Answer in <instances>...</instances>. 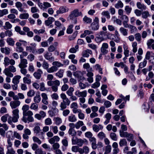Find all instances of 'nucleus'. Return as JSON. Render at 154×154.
<instances>
[{
    "label": "nucleus",
    "instance_id": "nucleus-57",
    "mask_svg": "<svg viewBox=\"0 0 154 154\" xmlns=\"http://www.w3.org/2000/svg\"><path fill=\"white\" fill-rule=\"evenodd\" d=\"M35 94V92L33 90H29L27 93V95L28 97H33Z\"/></svg>",
    "mask_w": 154,
    "mask_h": 154
},
{
    "label": "nucleus",
    "instance_id": "nucleus-34",
    "mask_svg": "<svg viewBox=\"0 0 154 154\" xmlns=\"http://www.w3.org/2000/svg\"><path fill=\"white\" fill-rule=\"evenodd\" d=\"M29 14L28 13L21 14L19 16V18L21 19H26L28 18Z\"/></svg>",
    "mask_w": 154,
    "mask_h": 154
},
{
    "label": "nucleus",
    "instance_id": "nucleus-58",
    "mask_svg": "<svg viewBox=\"0 0 154 154\" xmlns=\"http://www.w3.org/2000/svg\"><path fill=\"white\" fill-rule=\"evenodd\" d=\"M34 132L36 134L39 133L41 129L40 127L38 126H36L33 129Z\"/></svg>",
    "mask_w": 154,
    "mask_h": 154
},
{
    "label": "nucleus",
    "instance_id": "nucleus-64",
    "mask_svg": "<svg viewBox=\"0 0 154 154\" xmlns=\"http://www.w3.org/2000/svg\"><path fill=\"white\" fill-rule=\"evenodd\" d=\"M19 110L17 108L14 109L12 111L13 116L19 117Z\"/></svg>",
    "mask_w": 154,
    "mask_h": 154
},
{
    "label": "nucleus",
    "instance_id": "nucleus-11",
    "mask_svg": "<svg viewBox=\"0 0 154 154\" xmlns=\"http://www.w3.org/2000/svg\"><path fill=\"white\" fill-rule=\"evenodd\" d=\"M28 64L27 60L26 59L20 60V63L18 65L20 68L26 67Z\"/></svg>",
    "mask_w": 154,
    "mask_h": 154
},
{
    "label": "nucleus",
    "instance_id": "nucleus-35",
    "mask_svg": "<svg viewBox=\"0 0 154 154\" xmlns=\"http://www.w3.org/2000/svg\"><path fill=\"white\" fill-rule=\"evenodd\" d=\"M97 137L100 140H102L106 137V135L103 132H100L97 134Z\"/></svg>",
    "mask_w": 154,
    "mask_h": 154
},
{
    "label": "nucleus",
    "instance_id": "nucleus-49",
    "mask_svg": "<svg viewBox=\"0 0 154 154\" xmlns=\"http://www.w3.org/2000/svg\"><path fill=\"white\" fill-rule=\"evenodd\" d=\"M8 13V11L7 9H4L2 10H0V17H2Z\"/></svg>",
    "mask_w": 154,
    "mask_h": 154
},
{
    "label": "nucleus",
    "instance_id": "nucleus-15",
    "mask_svg": "<svg viewBox=\"0 0 154 154\" xmlns=\"http://www.w3.org/2000/svg\"><path fill=\"white\" fill-rule=\"evenodd\" d=\"M52 54V53L47 52L44 55V57L46 59L52 62L54 60V58L51 57Z\"/></svg>",
    "mask_w": 154,
    "mask_h": 154
},
{
    "label": "nucleus",
    "instance_id": "nucleus-46",
    "mask_svg": "<svg viewBox=\"0 0 154 154\" xmlns=\"http://www.w3.org/2000/svg\"><path fill=\"white\" fill-rule=\"evenodd\" d=\"M9 116L8 114H6L1 117V120L3 122L5 123L7 122L8 118V119Z\"/></svg>",
    "mask_w": 154,
    "mask_h": 154
},
{
    "label": "nucleus",
    "instance_id": "nucleus-4",
    "mask_svg": "<svg viewBox=\"0 0 154 154\" xmlns=\"http://www.w3.org/2000/svg\"><path fill=\"white\" fill-rule=\"evenodd\" d=\"M74 75L80 81H83L86 79L83 76V74L80 71H76L73 73Z\"/></svg>",
    "mask_w": 154,
    "mask_h": 154
},
{
    "label": "nucleus",
    "instance_id": "nucleus-18",
    "mask_svg": "<svg viewBox=\"0 0 154 154\" xmlns=\"http://www.w3.org/2000/svg\"><path fill=\"white\" fill-rule=\"evenodd\" d=\"M91 29L93 31L98 30L99 28V24L92 23L90 26Z\"/></svg>",
    "mask_w": 154,
    "mask_h": 154
},
{
    "label": "nucleus",
    "instance_id": "nucleus-40",
    "mask_svg": "<svg viewBox=\"0 0 154 154\" xmlns=\"http://www.w3.org/2000/svg\"><path fill=\"white\" fill-rule=\"evenodd\" d=\"M115 7L117 9L122 8L123 7V4L120 0H119L117 3L115 4Z\"/></svg>",
    "mask_w": 154,
    "mask_h": 154
},
{
    "label": "nucleus",
    "instance_id": "nucleus-16",
    "mask_svg": "<svg viewBox=\"0 0 154 154\" xmlns=\"http://www.w3.org/2000/svg\"><path fill=\"white\" fill-rule=\"evenodd\" d=\"M87 76L88 77L87 80L90 83H91L93 82V73L91 72H88L86 74Z\"/></svg>",
    "mask_w": 154,
    "mask_h": 154
},
{
    "label": "nucleus",
    "instance_id": "nucleus-20",
    "mask_svg": "<svg viewBox=\"0 0 154 154\" xmlns=\"http://www.w3.org/2000/svg\"><path fill=\"white\" fill-rule=\"evenodd\" d=\"M21 76L20 75H17L14 76L12 80V82L13 84H18L20 82V79H21Z\"/></svg>",
    "mask_w": 154,
    "mask_h": 154
},
{
    "label": "nucleus",
    "instance_id": "nucleus-36",
    "mask_svg": "<svg viewBox=\"0 0 154 154\" xmlns=\"http://www.w3.org/2000/svg\"><path fill=\"white\" fill-rule=\"evenodd\" d=\"M83 21L86 23L89 24L91 23L92 21V19L90 18L85 16L83 19Z\"/></svg>",
    "mask_w": 154,
    "mask_h": 154
},
{
    "label": "nucleus",
    "instance_id": "nucleus-1",
    "mask_svg": "<svg viewBox=\"0 0 154 154\" xmlns=\"http://www.w3.org/2000/svg\"><path fill=\"white\" fill-rule=\"evenodd\" d=\"M16 71V69L13 65H11L9 66L8 68L5 69L3 71V73L8 76L10 77H12L14 76V75L11 73L14 72Z\"/></svg>",
    "mask_w": 154,
    "mask_h": 154
},
{
    "label": "nucleus",
    "instance_id": "nucleus-3",
    "mask_svg": "<svg viewBox=\"0 0 154 154\" xmlns=\"http://www.w3.org/2000/svg\"><path fill=\"white\" fill-rule=\"evenodd\" d=\"M82 15V13L81 12H79L78 9H75L71 12L69 17L70 19L73 20L74 17H77Z\"/></svg>",
    "mask_w": 154,
    "mask_h": 154
},
{
    "label": "nucleus",
    "instance_id": "nucleus-63",
    "mask_svg": "<svg viewBox=\"0 0 154 154\" xmlns=\"http://www.w3.org/2000/svg\"><path fill=\"white\" fill-rule=\"evenodd\" d=\"M43 5L44 6V9H46L48 8H50L51 7V4L47 2H44Z\"/></svg>",
    "mask_w": 154,
    "mask_h": 154
},
{
    "label": "nucleus",
    "instance_id": "nucleus-56",
    "mask_svg": "<svg viewBox=\"0 0 154 154\" xmlns=\"http://www.w3.org/2000/svg\"><path fill=\"white\" fill-rule=\"evenodd\" d=\"M84 142V141L82 139L78 138L76 145L79 146H82L83 145Z\"/></svg>",
    "mask_w": 154,
    "mask_h": 154
},
{
    "label": "nucleus",
    "instance_id": "nucleus-47",
    "mask_svg": "<svg viewBox=\"0 0 154 154\" xmlns=\"http://www.w3.org/2000/svg\"><path fill=\"white\" fill-rule=\"evenodd\" d=\"M74 91V89L73 87H70L66 91V94L69 96H72L73 94V92Z\"/></svg>",
    "mask_w": 154,
    "mask_h": 154
},
{
    "label": "nucleus",
    "instance_id": "nucleus-55",
    "mask_svg": "<svg viewBox=\"0 0 154 154\" xmlns=\"http://www.w3.org/2000/svg\"><path fill=\"white\" fill-rule=\"evenodd\" d=\"M73 26L72 24L70 25L69 26L66 30V32L68 34H70L72 32L73 29L72 28Z\"/></svg>",
    "mask_w": 154,
    "mask_h": 154
},
{
    "label": "nucleus",
    "instance_id": "nucleus-43",
    "mask_svg": "<svg viewBox=\"0 0 154 154\" xmlns=\"http://www.w3.org/2000/svg\"><path fill=\"white\" fill-rule=\"evenodd\" d=\"M30 108L31 109L37 111L38 109V105L37 104L35 103H32L30 106Z\"/></svg>",
    "mask_w": 154,
    "mask_h": 154
},
{
    "label": "nucleus",
    "instance_id": "nucleus-21",
    "mask_svg": "<svg viewBox=\"0 0 154 154\" xmlns=\"http://www.w3.org/2000/svg\"><path fill=\"white\" fill-rule=\"evenodd\" d=\"M111 116V114L110 113H107L105 115V118L106 119V120L104 122V124L106 125L109 122Z\"/></svg>",
    "mask_w": 154,
    "mask_h": 154
},
{
    "label": "nucleus",
    "instance_id": "nucleus-29",
    "mask_svg": "<svg viewBox=\"0 0 154 154\" xmlns=\"http://www.w3.org/2000/svg\"><path fill=\"white\" fill-rule=\"evenodd\" d=\"M81 149V148H79L77 146H73L71 148L72 151L75 152H79V153H80V150Z\"/></svg>",
    "mask_w": 154,
    "mask_h": 154
},
{
    "label": "nucleus",
    "instance_id": "nucleus-17",
    "mask_svg": "<svg viewBox=\"0 0 154 154\" xmlns=\"http://www.w3.org/2000/svg\"><path fill=\"white\" fill-rule=\"evenodd\" d=\"M68 10V8L66 7H61L59 9L57 10L56 11V13L57 14V15L58 14H63L67 12Z\"/></svg>",
    "mask_w": 154,
    "mask_h": 154
},
{
    "label": "nucleus",
    "instance_id": "nucleus-23",
    "mask_svg": "<svg viewBox=\"0 0 154 154\" xmlns=\"http://www.w3.org/2000/svg\"><path fill=\"white\" fill-rule=\"evenodd\" d=\"M10 48L8 47L2 48H1V51L7 55L9 54H10Z\"/></svg>",
    "mask_w": 154,
    "mask_h": 154
},
{
    "label": "nucleus",
    "instance_id": "nucleus-22",
    "mask_svg": "<svg viewBox=\"0 0 154 154\" xmlns=\"http://www.w3.org/2000/svg\"><path fill=\"white\" fill-rule=\"evenodd\" d=\"M68 120L70 122H74L77 121V119L75 115L71 114L68 116Z\"/></svg>",
    "mask_w": 154,
    "mask_h": 154
},
{
    "label": "nucleus",
    "instance_id": "nucleus-2",
    "mask_svg": "<svg viewBox=\"0 0 154 154\" xmlns=\"http://www.w3.org/2000/svg\"><path fill=\"white\" fill-rule=\"evenodd\" d=\"M15 61L13 59H10L8 57H5L4 58L3 64L5 67L8 66L9 64L14 65L15 64Z\"/></svg>",
    "mask_w": 154,
    "mask_h": 154
},
{
    "label": "nucleus",
    "instance_id": "nucleus-31",
    "mask_svg": "<svg viewBox=\"0 0 154 154\" xmlns=\"http://www.w3.org/2000/svg\"><path fill=\"white\" fill-rule=\"evenodd\" d=\"M58 69L55 66H53L50 68H48L47 70L48 73H51L57 71Z\"/></svg>",
    "mask_w": 154,
    "mask_h": 154
},
{
    "label": "nucleus",
    "instance_id": "nucleus-39",
    "mask_svg": "<svg viewBox=\"0 0 154 154\" xmlns=\"http://www.w3.org/2000/svg\"><path fill=\"white\" fill-rule=\"evenodd\" d=\"M54 121L55 124L57 125H59L62 123V119L61 118L58 117L54 118Z\"/></svg>",
    "mask_w": 154,
    "mask_h": 154
},
{
    "label": "nucleus",
    "instance_id": "nucleus-10",
    "mask_svg": "<svg viewBox=\"0 0 154 154\" xmlns=\"http://www.w3.org/2000/svg\"><path fill=\"white\" fill-rule=\"evenodd\" d=\"M19 117L13 116V117L10 116L8 119V123L11 125L12 124V122L14 123L17 122L18 121V119L19 118Z\"/></svg>",
    "mask_w": 154,
    "mask_h": 154
},
{
    "label": "nucleus",
    "instance_id": "nucleus-28",
    "mask_svg": "<svg viewBox=\"0 0 154 154\" xmlns=\"http://www.w3.org/2000/svg\"><path fill=\"white\" fill-rule=\"evenodd\" d=\"M136 5L137 8L140 9L145 10L146 9V6L144 4H142L140 2H137Z\"/></svg>",
    "mask_w": 154,
    "mask_h": 154
},
{
    "label": "nucleus",
    "instance_id": "nucleus-24",
    "mask_svg": "<svg viewBox=\"0 0 154 154\" xmlns=\"http://www.w3.org/2000/svg\"><path fill=\"white\" fill-rule=\"evenodd\" d=\"M60 147V144L58 143L57 142H56L53 144L52 146V148L53 149L55 150L54 152H56V151L58 150L61 151L60 149H59Z\"/></svg>",
    "mask_w": 154,
    "mask_h": 154
},
{
    "label": "nucleus",
    "instance_id": "nucleus-59",
    "mask_svg": "<svg viewBox=\"0 0 154 154\" xmlns=\"http://www.w3.org/2000/svg\"><path fill=\"white\" fill-rule=\"evenodd\" d=\"M35 153V154H46L45 152L43 151L41 148H38L36 150Z\"/></svg>",
    "mask_w": 154,
    "mask_h": 154
},
{
    "label": "nucleus",
    "instance_id": "nucleus-48",
    "mask_svg": "<svg viewBox=\"0 0 154 154\" xmlns=\"http://www.w3.org/2000/svg\"><path fill=\"white\" fill-rule=\"evenodd\" d=\"M68 133L69 134L74 137L76 135V132L74 129H69Z\"/></svg>",
    "mask_w": 154,
    "mask_h": 154
},
{
    "label": "nucleus",
    "instance_id": "nucleus-26",
    "mask_svg": "<svg viewBox=\"0 0 154 154\" xmlns=\"http://www.w3.org/2000/svg\"><path fill=\"white\" fill-rule=\"evenodd\" d=\"M119 144L120 147L126 146L127 145V142L126 139H120L119 143Z\"/></svg>",
    "mask_w": 154,
    "mask_h": 154
},
{
    "label": "nucleus",
    "instance_id": "nucleus-33",
    "mask_svg": "<svg viewBox=\"0 0 154 154\" xmlns=\"http://www.w3.org/2000/svg\"><path fill=\"white\" fill-rule=\"evenodd\" d=\"M154 56V54L152 52L147 51L145 56V59L146 60H149L151 57Z\"/></svg>",
    "mask_w": 154,
    "mask_h": 154
},
{
    "label": "nucleus",
    "instance_id": "nucleus-5",
    "mask_svg": "<svg viewBox=\"0 0 154 154\" xmlns=\"http://www.w3.org/2000/svg\"><path fill=\"white\" fill-rule=\"evenodd\" d=\"M21 102L19 100L11 101L10 103V106L12 109H16L20 104Z\"/></svg>",
    "mask_w": 154,
    "mask_h": 154
},
{
    "label": "nucleus",
    "instance_id": "nucleus-54",
    "mask_svg": "<svg viewBox=\"0 0 154 154\" xmlns=\"http://www.w3.org/2000/svg\"><path fill=\"white\" fill-rule=\"evenodd\" d=\"M7 151L6 152V154H15V152L11 147L7 148Z\"/></svg>",
    "mask_w": 154,
    "mask_h": 154
},
{
    "label": "nucleus",
    "instance_id": "nucleus-37",
    "mask_svg": "<svg viewBox=\"0 0 154 154\" xmlns=\"http://www.w3.org/2000/svg\"><path fill=\"white\" fill-rule=\"evenodd\" d=\"M15 31L21 35H25L26 33L23 31L21 30L19 26H16L15 27Z\"/></svg>",
    "mask_w": 154,
    "mask_h": 154
},
{
    "label": "nucleus",
    "instance_id": "nucleus-62",
    "mask_svg": "<svg viewBox=\"0 0 154 154\" xmlns=\"http://www.w3.org/2000/svg\"><path fill=\"white\" fill-rule=\"evenodd\" d=\"M101 14L103 16H105L107 19H109L110 16L108 11H103L101 13Z\"/></svg>",
    "mask_w": 154,
    "mask_h": 154
},
{
    "label": "nucleus",
    "instance_id": "nucleus-53",
    "mask_svg": "<svg viewBox=\"0 0 154 154\" xmlns=\"http://www.w3.org/2000/svg\"><path fill=\"white\" fill-rule=\"evenodd\" d=\"M125 10L126 12V14L128 15H129L131 11L132 8L130 7L129 6L127 5L125 7Z\"/></svg>",
    "mask_w": 154,
    "mask_h": 154
},
{
    "label": "nucleus",
    "instance_id": "nucleus-38",
    "mask_svg": "<svg viewBox=\"0 0 154 154\" xmlns=\"http://www.w3.org/2000/svg\"><path fill=\"white\" fill-rule=\"evenodd\" d=\"M12 25L8 22H6L5 23V25L3 27L5 30H8L11 29L12 27Z\"/></svg>",
    "mask_w": 154,
    "mask_h": 154
},
{
    "label": "nucleus",
    "instance_id": "nucleus-12",
    "mask_svg": "<svg viewBox=\"0 0 154 154\" xmlns=\"http://www.w3.org/2000/svg\"><path fill=\"white\" fill-rule=\"evenodd\" d=\"M103 128V126L100 124L98 125L94 124L92 126L93 130L95 132H98L100 130H102Z\"/></svg>",
    "mask_w": 154,
    "mask_h": 154
},
{
    "label": "nucleus",
    "instance_id": "nucleus-60",
    "mask_svg": "<svg viewBox=\"0 0 154 154\" xmlns=\"http://www.w3.org/2000/svg\"><path fill=\"white\" fill-rule=\"evenodd\" d=\"M126 138L128 141H131L134 139V136L132 134L130 133H128Z\"/></svg>",
    "mask_w": 154,
    "mask_h": 154
},
{
    "label": "nucleus",
    "instance_id": "nucleus-19",
    "mask_svg": "<svg viewBox=\"0 0 154 154\" xmlns=\"http://www.w3.org/2000/svg\"><path fill=\"white\" fill-rule=\"evenodd\" d=\"M55 21V19L52 17H49L48 19L45 21V24L46 26H49Z\"/></svg>",
    "mask_w": 154,
    "mask_h": 154
},
{
    "label": "nucleus",
    "instance_id": "nucleus-61",
    "mask_svg": "<svg viewBox=\"0 0 154 154\" xmlns=\"http://www.w3.org/2000/svg\"><path fill=\"white\" fill-rule=\"evenodd\" d=\"M110 137L112 140L114 141H116L117 139L116 134L113 132L110 133Z\"/></svg>",
    "mask_w": 154,
    "mask_h": 154
},
{
    "label": "nucleus",
    "instance_id": "nucleus-27",
    "mask_svg": "<svg viewBox=\"0 0 154 154\" xmlns=\"http://www.w3.org/2000/svg\"><path fill=\"white\" fill-rule=\"evenodd\" d=\"M6 41L8 44L10 46H13L14 45L15 41L12 38H8Z\"/></svg>",
    "mask_w": 154,
    "mask_h": 154
},
{
    "label": "nucleus",
    "instance_id": "nucleus-9",
    "mask_svg": "<svg viewBox=\"0 0 154 154\" xmlns=\"http://www.w3.org/2000/svg\"><path fill=\"white\" fill-rule=\"evenodd\" d=\"M70 101H62L61 102L60 104V110H63L64 109H66L67 107V106H69L70 104Z\"/></svg>",
    "mask_w": 154,
    "mask_h": 154
},
{
    "label": "nucleus",
    "instance_id": "nucleus-52",
    "mask_svg": "<svg viewBox=\"0 0 154 154\" xmlns=\"http://www.w3.org/2000/svg\"><path fill=\"white\" fill-rule=\"evenodd\" d=\"M83 67L86 69L88 72H90L89 70H91L92 68H90V66L88 63H86L84 64L83 65Z\"/></svg>",
    "mask_w": 154,
    "mask_h": 154
},
{
    "label": "nucleus",
    "instance_id": "nucleus-50",
    "mask_svg": "<svg viewBox=\"0 0 154 154\" xmlns=\"http://www.w3.org/2000/svg\"><path fill=\"white\" fill-rule=\"evenodd\" d=\"M29 108V106L25 104L23 105L22 108V109L23 111V114L28 111Z\"/></svg>",
    "mask_w": 154,
    "mask_h": 154
},
{
    "label": "nucleus",
    "instance_id": "nucleus-6",
    "mask_svg": "<svg viewBox=\"0 0 154 154\" xmlns=\"http://www.w3.org/2000/svg\"><path fill=\"white\" fill-rule=\"evenodd\" d=\"M87 91L86 90L82 91H80L79 90L76 91L75 93V95L78 97H86L87 95Z\"/></svg>",
    "mask_w": 154,
    "mask_h": 154
},
{
    "label": "nucleus",
    "instance_id": "nucleus-25",
    "mask_svg": "<svg viewBox=\"0 0 154 154\" xmlns=\"http://www.w3.org/2000/svg\"><path fill=\"white\" fill-rule=\"evenodd\" d=\"M89 152V148L87 146H84L83 148L80 150V153H85V154H88Z\"/></svg>",
    "mask_w": 154,
    "mask_h": 154
},
{
    "label": "nucleus",
    "instance_id": "nucleus-42",
    "mask_svg": "<svg viewBox=\"0 0 154 154\" xmlns=\"http://www.w3.org/2000/svg\"><path fill=\"white\" fill-rule=\"evenodd\" d=\"M64 71V70L60 69L56 73L55 75L56 76H58L59 78H61L63 76Z\"/></svg>",
    "mask_w": 154,
    "mask_h": 154
},
{
    "label": "nucleus",
    "instance_id": "nucleus-14",
    "mask_svg": "<svg viewBox=\"0 0 154 154\" xmlns=\"http://www.w3.org/2000/svg\"><path fill=\"white\" fill-rule=\"evenodd\" d=\"M60 140V138L58 136H55L50 139L48 140V142L51 144H53L55 143V142H57L59 141Z\"/></svg>",
    "mask_w": 154,
    "mask_h": 154
},
{
    "label": "nucleus",
    "instance_id": "nucleus-44",
    "mask_svg": "<svg viewBox=\"0 0 154 154\" xmlns=\"http://www.w3.org/2000/svg\"><path fill=\"white\" fill-rule=\"evenodd\" d=\"M94 69L96 70H98L100 74L103 73L102 69L100 66L99 64H96L94 66Z\"/></svg>",
    "mask_w": 154,
    "mask_h": 154
},
{
    "label": "nucleus",
    "instance_id": "nucleus-32",
    "mask_svg": "<svg viewBox=\"0 0 154 154\" xmlns=\"http://www.w3.org/2000/svg\"><path fill=\"white\" fill-rule=\"evenodd\" d=\"M120 32L124 36L128 35V30L123 27H121L119 29Z\"/></svg>",
    "mask_w": 154,
    "mask_h": 154
},
{
    "label": "nucleus",
    "instance_id": "nucleus-13",
    "mask_svg": "<svg viewBox=\"0 0 154 154\" xmlns=\"http://www.w3.org/2000/svg\"><path fill=\"white\" fill-rule=\"evenodd\" d=\"M92 54V51L89 49L83 51L82 55L83 57H88L89 56V54Z\"/></svg>",
    "mask_w": 154,
    "mask_h": 154
},
{
    "label": "nucleus",
    "instance_id": "nucleus-51",
    "mask_svg": "<svg viewBox=\"0 0 154 154\" xmlns=\"http://www.w3.org/2000/svg\"><path fill=\"white\" fill-rule=\"evenodd\" d=\"M35 103H39L41 101V98L39 95H36L33 98Z\"/></svg>",
    "mask_w": 154,
    "mask_h": 154
},
{
    "label": "nucleus",
    "instance_id": "nucleus-45",
    "mask_svg": "<svg viewBox=\"0 0 154 154\" xmlns=\"http://www.w3.org/2000/svg\"><path fill=\"white\" fill-rule=\"evenodd\" d=\"M147 60L145 59H144L143 62L140 63L139 65V67L140 68H142L145 67L147 63Z\"/></svg>",
    "mask_w": 154,
    "mask_h": 154
},
{
    "label": "nucleus",
    "instance_id": "nucleus-30",
    "mask_svg": "<svg viewBox=\"0 0 154 154\" xmlns=\"http://www.w3.org/2000/svg\"><path fill=\"white\" fill-rule=\"evenodd\" d=\"M44 49L41 48L38 49L37 50H33L32 53L35 54H41L44 51Z\"/></svg>",
    "mask_w": 154,
    "mask_h": 154
},
{
    "label": "nucleus",
    "instance_id": "nucleus-41",
    "mask_svg": "<svg viewBox=\"0 0 154 154\" xmlns=\"http://www.w3.org/2000/svg\"><path fill=\"white\" fill-rule=\"evenodd\" d=\"M84 125V124L82 121H79L75 124V128L76 129H79L83 125Z\"/></svg>",
    "mask_w": 154,
    "mask_h": 154
},
{
    "label": "nucleus",
    "instance_id": "nucleus-8",
    "mask_svg": "<svg viewBox=\"0 0 154 154\" xmlns=\"http://www.w3.org/2000/svg\"><path fill=\"white\" fill-rule=\"evenodd\" d=\"M42 74L43 72L42 70L41 69H38L36 72L34 73L33 75L36 79H39L41 78L42 75Z\"/></svg>",
    "mask_w": 154,
    "mask_h": 154
},
{
    "label": "nucleus",
    "instance_id": "nucleus-7",
    "mask_svg": "<svg viewBox=\"0 0 154 154\" xmlns=\"http://www.w3.org/2000/svg\"><path fill=\"white\" fill-rule=\"evenodd\" d=\"M108 45L107 43H104L102 45L101 48V51L103 54H107L108 53V50H107L108 48Z\"/></svg>",
    "mask_w": 154,
    "mask_h": 154
}]
</instances>
